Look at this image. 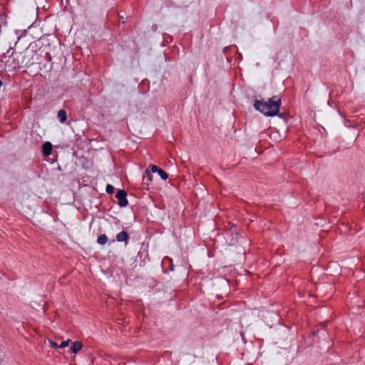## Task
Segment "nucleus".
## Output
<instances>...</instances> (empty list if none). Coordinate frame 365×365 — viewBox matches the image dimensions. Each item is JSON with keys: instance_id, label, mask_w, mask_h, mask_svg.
I'll return each mask as SVG.
<instances>
[{"instance_id": "f257e3e1", "label": "nucleus", "mask_w": 365, "mask_h": 365, "mask_svg": "<svg viewBox=\"0 0 365 365\" xmlns=\"http://www.w3.org/2000/svg\"><path fill=\"white\" fill-rule=\"evenodd\" d=\"M281 105L282 100L279 96H273L268 101L255 99L253 103L255 109L267 117L277 115Z\"/></svg>"}, {"instance_id": "f03ea898", "label": "nucleus", "mask_w": 365, "mask_h": 365, "mask_svg": "<svg viewBox=\"0 0 365 365\" xmlns=\"http://www.w3.org/2000/svg\"><path fill=\"white\" fill-rule=\"evenodd\" d=\"M115 197L118 199V204L121 207H125L128 205L127 199V192L125 190H118L115 194Z\"/></svg>"}, {"instance_id": "7ed1b4c3", "label": "nucleus", "mask_w": 365, "mask_h": 365, "mask_svg": "<svg viewBox=\"0 0 365 365\" xmlns=\"http://www.w3.org/2000/svg\"><path fill=\"white\" fill-rule=\"evenodd\" d=\"M57 161V154L53 151V145L47 141V163L53 164Z\"/></svg>"}, {"instance_id": "20e7f679", "label": "nucleus", "mask_w": 365, "mask_h": 365, "mask_svg": "<svg viewBox=\"0 0 365 365\" xmlns=\"http://www.w3.org/2000/svg\"><path fill=\"white\" fill-rule=\"evenodd\" d=\"M139 258L140 267H144L150 261V256L148 250L139 251L136 256V259Z\"/></svg>"}, {"instance_id": "39448f33", "label": "nucleus", "mask_w": 365, "mask_h": 365, "mask_svg": "<svg viewBox=\"0 0 365 365\" xmlns=\"http://www.w3.org/2000/svg\"><path fill=\"white\" fill-rule=\"evenodd\" d=\"M227 235H231L230 245H234L238 242L239 232L235 225H232V226L230 227V230L227 232Z\"/></svg>"}, {"instance_id": "423d86ee", "label": "nucleus", "mask_w": 365, "mask_h": 365, "mask_svg": "<svg viewBox=\"0 0 365 365\" xmlns=\"http://www.w3.org/2000/svg\"><path fill=\"white\" fill-rule=\"evenodd\" d=\"M115 240L118 242H124L125 245H127L129 242V235L123 230L116 235Z\"/></svg>"}, {"instance_id": "0eeeda50", "label": "nucleus", "mask_w": 365, "mask_h": 365, "mask_svg": "<svg viewBox=\"0 0 365 365\" xmlns=\"http://www.w3.org/2000/svg\"><path fill=\"white\" fill-rule=\"evenodd\" d=\"M150 169L153 173H157L159 176L164 180H167L169 177L168 174L165 170L158 168L157 165H151Z\"/></svg>"}, {"instance_id": "6e6552de", "label": "nucleus", "mask_w": 365, "mask_h": 365, "mask_svg": "<svg viewBox=\"0 0 365 365\" xmlns=\"http://www.w3.org/2000/svg\"><path fill=\"white\" fill-rule=\"evenodd\" d=\"M83 347V344L81 341H75L73 342L72 346L70 348L71 352L77 354Z\"/></svg>"}, {"instance_id": "1a4fd4ad", "label": "nucleus", "mask_w": 365, "mask_h": 365, "mask_svg": "<svg viewBox=\"0 0 365 365\" xmlns=\"http://www.w3.org/2000/svg\"><path fill=\"white\" fill-rule=\"evenodd\" d=\"M58 118L61 123H64L67 120L66 111L64 109H61L58 112Z\"/></svg>"}, {"instance_id": "9d476101", "label": "nucleus", "mask_w": 365, "mask_h": 365, "mask_svg": "<svg viewBox=\"0 0 365 365\" xmlns=\"http://www.w3.org/2000/svg\"><path fill=\"white\" fill-rule=\"evenodd\" d=\"M108 241V237L105 234L99 235L97 238V243L103 245Z\"/></svg>"}, {"instance_id": "9b49d317", "label": "nucleus", "mask_w": 365, "mask_h": 365, "mask_svg": "<svg viewBox=\"0 0 365 365\" xmlns=\"http://www.w3.org/2000/svg\"><path fill=\"white\" fill-rule=\"evenodd\" d=\"M106 190L108 194H113L115 191V187L112 185L108 184Z\"/></svg>"}, {"instance_id": "f8f14e48", "label": "nucleus", "mask_w": 365, "mask_h": 365, "mask_svg": "<svg viewBox=\"0 0 365 365\" xmlns=\"http://www.w3.org/2000/svg\"><path fill=\"white\" fill-rule=\"evenodd\" d=\"M12 50H13V48H12V47H10V48L6 51V52L5 53H4V54H3V57H4V58H6L7 56H8V57H11V56L14 55V51H12Z\"/></svg>"}, {"instance_id": "ddd939ff", "label": "nucleus", "mask_w": 365, "mask_h": 365, "mask_svg": "<svg viewBox=\"0 0 365 365\" xmlns=\"http://www.w3.org/2000/svg\"><path fill=\"white\" fill-rule=\"evenodd\" d=\"M152 175L149 172V170H146L145 173L143 176V180L147 181H151L152 180Z\"/></svg>"}, {"instance_id": "4468645a", "label": "nucleus", "mask_w": 365, "mask_h": 365, "mask_svg": "<svg viewBox=\"0 0 365 365\" xmlns=\"http://www.w3.org/2000/svg\"><path fill=\"white\" fill-rule=\"evenodd\" d=\"M71 341L70 339H67L66 341H63L61 344L58 345V348L63 349L68 346L69 342Z\"/></svg>"}, {"instance_id": "2eb2a0df", "label": "nucleus", "mask_w": 365, "mask_h": 365, "mask_svg": "<svg viewBox=\"0 0 365 365\" xmlns=\"http://www.w3.org/2000/svg\"><path fill=\"white\" fill-rule=\"evenodd\" d=\"M42 156L43 158V160H46V142H43L41 144V150Z\"/></svg>"}, {"instance_id": "dca6fc26", "label": "nucleus", "mask_w": 365, "mask_h": 365, "mask_svg": "<svg viewBox=\"0 0 365 365\" xmlns=\"http://www.w3.org/2000/svg\"><path fill=\"white\" fill-rule=\"evenodd\" d=\"M47 340L48 341L51 348H53V349L58 348V344H57L55 341H53L49 339H47Z\"/></svg>"}, {"instance_id": "f3484780", "label": "nucleus", "mask_w": 365, "mask_h": 365, "mask_svg": "<svg viewBox=\"0 0 365 365\" xmlns=\"http://www.w3.org/2000/svg\"><path fill=\"white\" fill-rule=\"evenodd\" d=\"M166 259H168L170 263V271H173L174 270V265L173 264V261L169 257H166Z\"/></svg>"}, {"instance_id": "a211bd4d", "label": "nucleus", "mask_w": 365, "mask_h": 365, "mask_svg": "<svg viewBox=\"0 0 365 365\" xmlns=\"http://www.w3.org/2000/svg\"><path fill=\"white\" fill-rule=\"evenodd\" d=\"M33 304H31V307L34 308V309H37V307H41L40 304H38L37 302H32Z\"/></svg>"}, {"instance_id": "6ab92c4d", "label": "nucleus", "mask_w": 365, "mask_h": 365, "mask_svg": "<svg viewBox=\"0 0 365 365\" xmlns=\"http://www.w3.org/2000/svg\"><path fill=\"white\" fill-rule=\"evenodd\" d=\"M275 116H277V117H279V118H285V115H284V113H279V110H278V114H277V115H275Z\"/></svg>"}, {"instance_id": "aec40b11", "label": "nucleus", "mask_w": 365, "mask_h": 365, "mask_svg": "<svg viewBox=\"0 0 365 365\" xmlns=\"http://www.w3.org/2000/svg\"><path fill=\"white\" fill-rule=\"evenodd\" d=\"M230 46H225L224 47L222 51L225 54H227L228 53V51H230Z\"/></svg>"}, {"instance_id": "412c9836", "label": "nucleus", "mask_w": 365, "mask_h": 365, "mask_svg": "<svg viewBox=\"0 0 365 365\" xmlns=\"http://www.w3.org/2000/svg\"><path fill=\"white\" fill-rule=\"evenodd\" d=\"M13 63H14V67H13L14 68H16V67H18V68H21V66L19 64V63H16L15 62V58H14V59H13Z\"/></svg>"}, {"instance_id": "4be33fe9", "label": "nucleus", "mask_w": 365, "mask_h": 365, "mask_svg": "<svg viewBox=\"0 0 365 365\" xmlns=\"http://www.w3.org/2000/svg\"><path fill=\"white\" fill-rule=\"evenodd\" d=\"M41 308L43 309V313H45L46 312V302L43 303Z\"/></svg>"}, {"instance_id": "5701e85b", "label": "nucleus", "mask_w": 365, "mask_h": 365, "mask_svg": "<svg viewBox=\"0 0 365 365\" xmlns=\"http://www.w3.org/2000/svg\"><path fill=\"white\" fill-rule=\"evenodd\" d=\"M47 56V62L51 60V57L48 53H46Z\"/></svg>"}, {"instance_id": "b1692460", "label": "nucleus", "mask_w": 365, "mask_h": 365, "mask_svg": "<svg viewBox=\"0 0 365 365\" xmlns=\"http://www.w3.org/2000/svg\"><path fill=\"white\" fill-rule=\"evenodd\" d=\"M113 242H115V240H112L110 242V244L113 243Z\"/></svg>"}, {"instance_id": "393cba45", "label": "nucleus", "mask_w": 365, "mask_h": 365, "mask_svg": "<svg viewBox=\"0 0 365 365\" xmlns=\"http://www.w3.org/2000/svg\"><path fill=\"white\" fill-rule=\"evenodd\" d=\"M38 52H42L43 51H41V48H39V49H38Z\"/></svg>"}]
</instances>
